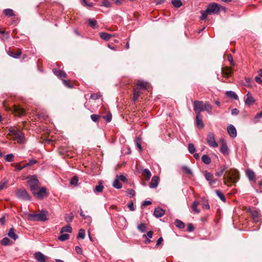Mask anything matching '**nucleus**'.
Returning <instances> with one entry per match:
<instances>
[{
	"label": "nucleus",
	"mask_w": 262,
	"mask_h": 262,
	"mask_svg": "<svg viewBox=\"0 0 262 262\" xmlns=\"http://www.w3.org/2000/svg\"><path fill=\"white\" fill-rule=\"evenodd\" d=\"M223 8L216 3H212L209 4L206 10H202L201 13L202 14L200 18L202 20L206 19L208 15L212 14H217Z\"/></svg>",
	"instance_id": "nucleus-1"
},
{
	"label": "nucleus",
	"mask_w": 262,
	"mask_h": 262,
	"mask_svg": "<svg viewBox=\"0 0 262 262\" xmlns=\"http://www.w3.org/2000/svg\"><path fill=\"white\" fill-rule=\"evenodd\" d=\"M8 136L10 137V139L16 140L17 142L22 143L24 138V134L16 128H13L10 129Z\"/></svg>",
	"instance_id": "nucleus-2"
},
{
	"label": "nucleus",
	"mask_w": 262,
	"mask_h": 262,
	"mask_svg": "<svg viewBox=\"0 0 262 262\" xmlns=\"http://www.w3.org/2000/svg\"><path fill=\"white\" fill-rule=\"evenodd\" d=\"M27 183L29 185L30 190L32 193H35L38 190L39 182L35 176H31L28 178Z\"/></svg>",
	"instance_id": "nucleus-3"
},
{
	"label": "nucleus",
	"mask_w": 262,
	"mask_h": 262,
	"mask_svg": "<svg viewBox=\"0 0 262 262\" xmlns=\"http://www.w3.org/2000/svg\"><path fill=\"white\" fill-rule=\"evenodd\" d=\"M48 211L42 210L38 214H30L29 216L35 221H46L48 220Z\"/></svg>",
	"instance_id": "nucleus-4"
},
{
	"label": "nucleus",
	"mask_w": 262,
	"mask_h": 262,
	"mask_svg": "<svg viewBox=\"0 0 262 262\" xmlns=\"http://www.w3.org/2000/svg\"><path fill=\"white\" fill-rule=\"evenodd\" d=\"M16 196L20 199L27 201H30L31 196L29 195L25 189L20 188L16 192Z\"/></svg>",
	"instance_id": "nucleus-5"
},
{
	"label": "nucleus",
	"mask_w": 262,
	"mask_h": 262,
	"mask_svg": "<svg viewBox=\"0 0 262 262\" xmlns=\"http://www.w3.org/2000/svg\"><path fill=\"white\" fill-rule=\"evenodd\" d=\"M207 142L212 147L216 148L218 146L217 142L215 140L214 135L212 133H209L206 138Z\"/></svg>",
	"instance_id": "nucleus-6"
},
{
	"label": "nucleus",
	"mask_w": 262,
	"mask_h": 262,
	"mask_svg": "<svg viewBox=\"0 0 262 262\" xmlns=\"http://www.w3.org/2000/svg\"><path fill=\"white\" fill-rule=\"evenodd\" d=\"M205 103L202 101H194L193 102L194 110L196 114H201V112L204 111Z\"/></svg>",
	"instance_id": "nucleus-7"
},
{
	"label": "nucleus",
	"mask_w": 262,
	"mask_h": 262,
	"mask_svg": "<svg viewBox=\"0 0 262 262\" xmlns=\"http://www.w3.org/2000/svg\"><path fill=\"white\" fill-rule=\"evenodd\" d=\"M228 181L235 183L238 178V172L236 170H231L227 172Z\"/></svg>",
	"instance_id": "nucleus-8"
},
{
	"label": "nucleus",
	"mask_w": 262,
	"mask_h": 262,
	"mask_svg": "<svg viewBox=\"0 0 262 262\" xmlns=\"http://www.w3.org/2000/svg\"><path fill=\"white\" fill-rule=\"evenodd\" d=\"M36 198L42 199L44 196H47L46 189L45 187H42L38 190L35 191V193H32Z\"/></svg>",
	"instance_id": "nucleus-9"
},
{
	"label": "nucleus",
	"mask_w": 262,
	"mask_h": 262,
	"mask_svg": "<svg viewBox=\"0 0 262 262\" xmlns=\"http://www.w3.org/2000/svg\"><path fill=\"white\" fill-rule=\"evenodd\" d=\"M220 141L221 143V152L224 155H228V148L227 147L225 141L223 139H221L220 140Z\"/></svg>",
	"instance_id": "nucleus-10"
},
{
	"label": "nucleus",
	"mask_w": 262,
	"mask_h": 262,
	"mask_svg": "<svg viewBox=\"0 0 262 262\" xmlns=\"http://www.w3.org/2000/svg\"><path fill=\"white\" fill-rule=\"evenodd\" d=\"M13 112L16 116L18 117L23 116L25 114V110L16 105L13 106Z\"/></svg>",
	"instance_id": "nucleus-11"
},
{
	"label": "nucleus",
	"mask_w": 262,
	"mask_h": 262,
	"mask_svg": "<svg viewBox=\"0 0 262 262\" xmlns=\"http://www.w3.org/2000/svg\"><path fill=\"white\" fill-rule=\"evenodd\" d=\"M227 132L229 136L232 138H234L237 135L236 130L233 125H229L227 127Z\"/></svg>",
	"instance_id": "nucleus-12"
},
{
	"label": "nucleus",
	"mask_w": 262,
	"mask_h": 262,
	"mask_svg": "<svg viewBox=\"0 0 262 262\" xmlns=\"http://www.w3.org/2000/svg\"><path fill=\"white\" fill-rule=\"evenodd\" d=\"M204 175L207 181L209 182L210 185H211L216 183V180L213 179V176L212 174H211L210 172H207V171H205Z\"/></svg>",
	"instance_id": "nucleus-13"
},
{
	"label": "nucleus",
	"mask_w": 262,
	"mask_h": 262,
	"mask_svg": "<svg viewBox=\"0 0 262 262\" xmlns=\"http://www.w3.org/2000/svg\"><path fill=\"white\" fill-rule=\"evenodd\" d=\"M165 214V210L161 207H157L155 209L154 215L155 217L159 218Z\"/></svg>",
	"instance_id": "nucleus-14"
},
{
	"label": "nucleus",
	"mask_w": 262,
	"mask_h": 262,
	"mask_svg": "<svg viewBox=\"0 0 262 262\" xmlns=\"http://www.w3.org/2000/svg\"><path fill=\"white\" fill-rule=\"evenodd\" d=\"M255 102V100L254 98L252 96L251 93L248 92L246 95V98L245 100V103L247 105H250L254 103Z\"/></svg>",
	"instance_id": "nucleus-15"
},
{
	"label": "nucleus",
	"mask_w": 262,
	"mask_h": 262,
	"mask_svg": "<svg viewBox=\"0 0 262 262\" xmlns=\"http://www.w3.org/2000/svg\"><path fill=\"white\" fill-rule=\"evenodd\" d=\"M232 72V69L230 67H225L222 70V74L225 77H228Z\"/></svg>",
	"instance_id": "nucleus-16"
},
{
	"label": "nucleus",
	"mask_w": 262,
	"mask_h": 262,
	"mask_svg": "<svg viewBox=\"0 0 262 262\" xmlns=\"http://www.w3.org/2000/svg\"><path fill=\"white\" fill-rule=\"evenodd\" d=\"M159 181V178L158 176H154L149 184V187L151 188H156L158 185Z\"/></svg>",
	"instance_id": "nucleus-17"
},
{
	"label": "nucleus",
	"mask_w": 262,
	"mask_h": 262,
	"mask_svg": "<svg viewBox=\"0 0 262 262\" xmlns=\"http://www.w3.org/2000/svg\"><path fill=\"white\" fill-rule=\"evenodd\" d=\"M34 256L36 259L39 262H45L46 257L41 252H36L34 254Z\"/></svg>",
	"instance_id": "nucleus-18"
},
{
	"label": "nucleus",
	"mask_w": 262,
	"mask_h": 262,
	"mask_svg": "<svg viewBox=\"0 0 262 262\" xmlns=\"http://www.w3.org/2000/svg\"><path fill=\"white\" fill-rule=\"evenodd\" d=\"M136 83L137 85L139 86V88L142 90L147 89L148 85L147 82L142 80H137Z\"/></svg>",
	"instance_id": "nucleus-19"
},
{
	"label": "nucleus",
	"mask_w": 262,
	"mask_h": 262,
	"mask_svg": "<svg viewBox=\"0 0 262 262\" xmlns=\"http://www.w3.org/2000/svg\"><path fill=\"white\" fill-rule=\"evenodd\" d=\"M246 176L250 181H255V175L253 171L247 169L246 171Z\"/></svg>",
	"instance_id": "nucleus-20"
},
{
	"label": "nucleus",
	"mask_w": 262,
	"mask_h": 262,
	"mask_svg": "<svg viewBox=\"0 0 262 262\" xmlns=\"http://www.w3.org/2000/svg\"><path fill=\"white\" fill-rule=\"evenodd\" d=\"M195 119L196 125L200 128H203L204 125L203 123L201 114H196Z\"/></svg>",
	"instance_id": "nucleus-21"
},
{
	"label": "nucleus",
	"mask_w": 262,
	"mask_h": 262,
	"mask_svg": "<svg viewBox=\"0 0 262 262\" xmlns=\"http://www.w3.org/2000/svg\"><path fill=\"white\" fill-rule=\"evenodd\" d=\"M99 36L101 39L106 41L108 40L113 36L111 34L105 32H100Z\"/></svg>",
	"instance_id": "nucleus-22"
},
{
	"label": "nucleus",
	"mask_w": 262,
	"mask_h": 262,
	"mask_svg": "<svg viewBox=\"0 0 262 262\" xmlns=\"http://www.w3.org/2000/svg\"><path fill=\"white\" fill-rule=\"evenodd\" d=\"M8 235L10 238L14 239V241H15L18 238V236L15 233L14 229L13 228L10 229Z\"/></svg>",
	"instance_id": "nucleus-23"
},
{
	"label": "nucleus",
	"mask_w": 262,
	"mask_h": 262,
	"mask_svg": "<svg viewBox=\"0 0 262 262\" xmlns=\"http://www.w3.org/2000/svg\"><path fill=\"white\" fill-rule=\"evenodd\" d=\"M226 95L227 97L233 98L235 100H237L238 99L237 95L233 91H227L226 92Z\"/></svg>",
	"instance_id": "nucleus-24"
},
{
	"label": "nucleus",
	"mask_w": 262,
	"mask_h": 262,
	"mask_svg": "<svg viewBox=\"0 0 262 262\" xmlns=\"http://www.w3.org/2000/svg\"><path fill=\"white\" fill-rule=\"evenodd\" d=\"M103 186L102 185V182L100 181L99 182V184L95 187L94 191L95 192H101L103 191Z\"/></svg>",
	"instance_id": "nucleus-25"
},
{
	"label": "nucleus",
	"mask_w": 262,
	"mask_h": 262,
	"mask_svg": "<svg viewBox=\"0 0 262 262\" xmlns=\"http://www.w3.org/2000/svg\"><path fill=\"white\" fill-rule=\"evenodd\" d=\"M54 73L60 78L66 77V74L63 71L60 70H54Z\"/></svg>",
	"instance_id": "nucleus-26"
},
{
	"label": "nucleus",
	"mask_w": 262,
	"mask_h": 262,
	"mask_svg": "<svg viewBox=\"0 0 262 262\" xmlns=\"http://www.w3.org/2000/svg\"><path fill=\"white\" fill-rule=\"evenodd\" d=\"M212 110V105L208 102L205 103L204 110L207 111L208 113L211 114Z\"/></svg>",
	"instance_id": "nucleus-27"
},
{
	"label": "nucleus",
	"mask_w": 262,
	"mask_h": 262,
	"mask_svg": "<svg viewBox=\"0 0 262 262\" xmlns=\"http://www.w3.org/2000/svg\"><path fill=\"white\" fill-rule=\"evenodd\" d=\"M142 175L147 180H148L151 177V173L148 169H144L142 172Z\"/></svg>",
	"instance_id": "nucleus-28"
},
{
	"label": "nucleus",
	"mask_w": 262,
	"mask_h": 262,
	"mask_svg": "<svg viewBox=\"0 0 262 262\" xmlns=\"http://www.w3.org/2000/svg\"><path fill=\"white\" fill-rule=\"evenodd\" d=\"M141 92L137 89H134L133 94V100L135 102L140 96Z\"/></svg>",
	"instance_id": "nucleus-29"
},
{
	"label": "nucleus",
	"mask_w": 262,
	"mask_h": 262,
	"mask_svg": "<svg viewBox=\"0 0 262 262\" xmlns=\"http://www.w3.org/2000/svg\"><path fill=\"white\" fill-rule=\"evenodd\" d=\"M199 205V203L196 201L194 202L192 204L191 208L195 213H199L200 212V209L198 208V206Z\"/></svg>",
	"instance_id": "nucleus-30"
},
{
	"label": "nucleus",
	"mask_w": 262,
	"mask_h": 262,
	"mask_svg": "<svg viewBox=\"0 0 262 262\" xmlns=\"http://www.w3.org/2000/svg\"><path fill=\"white\" fill-rule=\"evenodd\" d=\"M21 52L20 51V50H18L16 52H8V54L11 56V57H13V58H18L20 55H21Z\"/></svg>",
	"instance_id": "nucleus-31"
},
{
	"label": "nucleus",
	"mask_w": 262,
	"mask_h": 262,
	"mask_svg": "<svg viewBox=\"0 0 262 262\" xmlns=\"http://www.w3.org/2000/svg\"><path fill=\"white\" fill-rule=\"evenodd\" d=\"M113 186L114 187L117 188V189H120L122 187V184L120 183V181L118 179L116 178L115 180H114Z\"/></svg>",
	"instance_id": "nucleus-32"
},
{
	"label": "nucleus",
	"mask_w": 262,
	"mask_h": 262,
	"mask_svg": "<svg viewBox=\"0 0 262 262\" xmlns=\"http://www.w3.org/2000/svg\"><path fill=\"white\" fill-rule=\"evenodd\" d=\"M202 161L206 164H209L211 163L210 158L206 155H204L202 157Z\"/></svg>",
	"instance_id": "nucleus-33"
},
{
	"label": "nucleus",
	"mask_w": 262,
	"mask_h": 262,
	"mask_svg": "<svg viewBox=\"0 0 262 262\" xmlns=\"http://www.w3.org/2000/svg\"><path fill=\"white\" fill-rule=\"evenodd\" d=\"M171 3L176 8H180L182 6V3L181 0H171Z\"/></svg>",
	"instance_id": "nucleus-34"
},
{
	"label": "nucleus",
	"mask_w": 262,
	"mask_h": 262,
	"mask_svg": "<svg viewBox=\"0 0 262 262\" xmlns=\"http://www.w3.org/2000/svg\"><path fill=\"white\" fill-rule=\"evenodd\" d=\"M72 231V228L70 226H67L61 228L60 233H63V232H69L71 233Z\"/></svg>",
	"instance_id": "nucleus-35"
},
{
	"label": "nucleus",
	"mask_w": 262,
	"mask_h": 262,
	"mask_svg": "<svg viewBox=\"0 0 262 262\" xmlns=\"http://www.w3.org/2000/svg\"><path fill=\"white\" fill-rule=\"evenodd\" d=\"M69 237H70V235L68 233L62 234L61 235H60L58 237V239L60 241L63 242L66 240L68 239L69 238Z\"/></svg>",
	"instance_id": "nucleus-36"
},
{
	"label": "nucleus",
	"mask_w": 262,
	"mask_h": 262,
	"mask_svg": "<svg viewBox=\"0 0 262 262\" xmlns=\"http://www.w3.org/2000/svg\"><path fill=\"white\" fill-rule=\"evenodd\" d=\"M215 193L216 195L219 196V198L224 202H225L226 199L224 196V194L220 191L219 190H215Z\"/></svg>",
	"instance_id": "nucleus-37"
},
{
	"label": "nucleus",
	"mask_w": 262,
	"mask_h": 262,
	"mask_svg": "<svg viewBox=\"0 0 262 262\" xmlns=\"http://www.w3.org/2000/svg\"><path fill=\"white\" fill-rule=\"evenodd\" d=\"M201 205L202 206V207L204 209H209L210 208L208 202L205 199H202V201L201 202Z\"/></svg>",
	"instance_id": "nucleus-38"
},
{
	"label": "nucleus",
	"mask_w": 262,
	"mask_h": 262,
	"mask_svg": "<svg viewBox=\"0 0 262 262\" xmlns=\"http://www.w3.org/2000/svg\"><path fill=\"white\" fill-rule=\"evenodd\" d=\"M251 216L252 219L254 220L255 222H258L259 216H258V213L257 211H253L251 212Z\"/></svg>",
	"instance_id": "nucleus-39"
},
{
	"label": "nucleus",
	"mask_w": 262,
	"mask_h": 262,
	"mask_svg": "<svg viewBox=\"0 0 262 262\" xmlns=\"http://www.w3.org/2000/svg\"><path fill=\"white\" fill-rule=\"evenodd\" d=\"M176 225L180 229H183L185 227L184 223L179 220H176Z\"/></svg>",
	"instance_id": "nucleus-40"
},
{
	"label": "nucleus",
	"mask_w": 262,
	"mask_h": 262,
	"mask_svg": "<svg viewBox=\"0 0 262 262\" xmlns=\"http://www.w3.org/2000/svg\"><path fill=\"white\" fill-rule=\"evenodd\" d=\"M88 21L90 26L93 28H95L96 27L97 24V21L96 20L93 18H90L88 20Z\"/></svg>",
	"instance_id": "nucleus-41"
},
{
	"label": "nucleus",
	"mask_w": 262,
	"mask_h": 262,
	"mask_svg": "<svg viewBox=\"0 0 262 262\" xmlns=\"http://www.w3.org/2000/svg\"><path fill=\"white\" fill-rule=\"evenodd\" d=\"M84 237H85V230L84 229H81L79 231L77 238L83 239Z\"/></svg>",
	"instance_id": "nucleus-42"
},
{
	"label": "nucleus",
	"mask_w": 262,
	"mask_h": 262,
	"mask_svg": "<svg viewBox=\"0 0 262 262\" xmlns=\"http://www.w3.org/2000/svg\"><path fill=\"white\" fill-rule=\"evenodd\" d=\"M226 169V167L225 166L221 167L219 169V171L216 172L215 174L219 177H220L223 174Z\"/></svg>",
	"instance_id": "nucleus-43"
},
{
	"label": "nucleus",
	"mask_w": 262,
	"mask_h": 262,
	"mask_svg": "<svg viewBox=\"0 0 262 262\" xmlns=\"http://www.w3.org/2000/svg\"><path fill=\"white\" fill-rule=\"evenodd\" d=\"M4 13L6 15L8 16H11L14 15L13 11L12 9H7L4 10Z\"/></svg>",
	"instance_id": "nucleus-44"
},
{
	"label": "nucleus",
	"mask_w": 262,
	"mask_h": 262,
	"mask_svg": "<svg viewBox=\"0 0 262 262\" xmlns=\"http://www.w3.org/2000/svg\"><path fill=\"white\" fill-rule=\"evenodd\" d=\"M138 229L141 232H144L146 230V227L144 224H140L138 225Z\"/></svg>",
	"instance_id": "nucleus-45"
},
{
	"label": "nucleus",
	"mask_w": 262,
	"mask_h": 262,
	"mask_svg": "<svg viewBox=\"0 0 262 262\" xmlns=\"http://www.w3.org/2000/svg\"><path fill=\"white\" fill-rule=\"evenodd\" d=\"M2 245L7 246L10 244V239L8 237H5L1 242Z\"/></svg>",
	"instance_id": "nucleus-46"
},
{
	"label": "nucleus",
	"mask_w": 262,
	"mask_h": 262,
	"mask_svg": "<svg viewBox=\"0 0 262 262\" xmlns=\"http://www.w3.org/2000/svg\"><path fill=\"white\" fill-rule=\"evenodd\" d=\"M74 218V215L73 213H71L69 215H67L65 217V220L67 223L71 222Z\"/></svg>",
	"instance_id": "nucleus-47"
},
{
	"label": "nucleus",
	"mask_w": 262,
	"mask_h": 262,
	"mask_svg": "<svg viewBox=\"0 0 262 262\" xmlns=\"http://www.w3.org/2000/svg\"><path fill=\"white\" fill-rule=\"evenodd\" d=\"M80 216L83 218V220L89 219V223H91L92 222L91 217L89 216H86L84 214L83 211L81 210H80Z\"/></svg>",
	"instance_id": "nucleus-48"
},
{
	"label": "nucleus",
	"mask_w": 262,
	"mask_h": 262,
	"mask_svg": "<svg viewBox=\"0 0 262 262\" xmlns=\"http://www.w3.org/2000/svg\"><path fill=\"white\" fill-rule=\"evenodd\" d=\"M188 150L191 154H193L195 152V148L193 144L189 143L188 144Z\"/></svg>",
	"instance_id": "nucleus-49"
},
{
	"label": "nucleus",
	"mask_w": 262,
	"mask_h": 262,
	"mask_svg": "<svg viewBox=\"0 0 262 262\" xmlns=\"http://www.w3.org/2000/svg\"><path fill=\"white\" fill-rule=\"evenodd\" d=\"M8 183V180L4 179L3 181L0 182V191L4 189L5 186Z\"/></svg>",
	"instance_id": "nucleus-50"
},
{
	"label": "nucleus",
	"mask_w": 262,
	"mask_h": 262,
	"mask_svg": "<svg viewBox=\"0 0 262 262\" xmlns=\"http://www.w3.org/2000/svg\"><path fill=\"white\" fill-rule=\"evenodd\" d=\"M101 117V116L96 115V114H93L91 116V118L94 122H96L98 121V120Z\"/></svg>",
	"instance_id": "nucleus-51"
},
{
	"label": "nucleus",
	"mask_w": 262,
	"mask_h": 262,
	"mask_svg": "<svg viewBox=\"0 0 262 262\" xmlns=\"http://www.w3.org/2000/svg\"><path fill=\"white\" fill-rule=\"evenodd\" d=\"M13 157L14 156L12 154H8L5 157V160L7 162H11L13 160Z\"/></svg>",
	"instance_id": "nucleus-52"
},
{
	"label": "nucleus",
	"mask_w": 262,
	"mask_h": 262,
	"mask_svg": "<svg viewBox=\"0 0 262 262\" xmlns=\"http://www.w3.org/2000/svg\"><path fill=\"white\" fill-rule=\"evenodd\" d=\"M135 142H136V144L137 147L138 148V149H139V150L142 151V147L141 145L140 140L139 138H137L135 140Z\"/></svg>",
	"instance_id": "nucleus-53"
},
{
	"label": "nucleus",
	"mask_w": 262,
	"mask_h": 262,
	"mask_svg": "<svg viewBox=\"0 0 262 262\" xmlns=\"http://www.w3.org/2000/svg\"><path fill=\"white\" fill-rule=\"evenodd\" d=\"M78 181V178L76 176H74L71 180L70 183L72 185H76Z\"/></svg>",
	"instance_id": "nucleus-54"
},
{
	"label": "nucleus",
	"mask_w": 262,
	"mask_h": 262,
	"mask_svg": "<svg viewBox=\"0 0 262 262\" xmlns=\"http://www.w3.org/2000/svg\"><path fill=\"white\" fill-rule=\"evenodd\" d=\"M262 118V111L256 114V115L254 117V120L255 122H257L259 121L260 118Z\"/></svg>",
	"instance_id": "nucleus-55"
},
{
	"label": "nucleus",
	"mask_w": 262,
	"mask_h": 262,
	"mask_svg": "<svg viewBox=\"0 0 262 262\" xmlns=\"http://www.w3.org/2000/svg\"><path fill=\"white\" fill-rule=\"evenodd\" d=\"M62 82H63V84L67 88H73V84H70L68 81L66 80H62Z\"/></svg>",
	"instance_id": "nucleus-56"
},
{
	"label": "nucleus",
	"mask_w": 262,
	"mask_h": 262,
	"mask_svg": "<svg viewBox=\"0 0 262 262\" xmlns=\"http://www.w3.org/2000/svg\"><path fill=\"white\" fill-rule=\"evenodd\" d=\"M227 59L232 66H234V62L233 61V58H232V56H231V55H230V54L228 55Z\"/></svg>",
	"instance_id": "nucleus-57"
},
{
	"label": "nucleus",
	"mask_w": 262,
	"mask_h": 262,
	"mask_svg": "<svg viewBox=\"0 0 262 262\" xmlns=\"http://www.w3.org/2000/svg\"><path fill=\"white\" fill-rule=\"evenodd\" d=\"M102 6L105 7L110 8L111 7V4L110 2L105 1L102 2Z\"/></svg>",
	"instance_id": "nucleus-58"
},
{
	"label": "nucleus",
	"mask_w": 262,
	"mask_h": 262,
	"mask_svg": "<svg viewBox=\"0 0 262 262\" xmlns=\"http://www.w3.org/2000/svg\"><path fill=\"white\" fill-rule=\"evenodd\" d=\"M112 117V115L109 114L106 115V116H103V118L107 122H110L111 121Z\"/></svg>",
	"instance_id": "nucleus-59"
},
{
	"label": "nucleus",
	"mask_w": 262,
	"mask_h": 262,
	"mask_svg": "<svg viewBox=\"0 0 262 262\" xmlns=\"http://www.w3.org/2000/svg\"><path fill=\"white\" fill-rule=\"evenodd\" d=\"M116 178L117 179H118L119 180V181H122V182H125L126 181V178H125V176H124L123 175H119V176H117L116 177Z\"/></svg>",
	"instance_id": "nucleus-60"
},
{
	"label": "nucleus",
	"mask_w": 262,
	"mask_h": 262,
	"mask_svg": "<svg viewBox=\"0 0 262 262\" xmlns=\"http://www.w3.org/2000/svg\"><path fill=\"white\" fill-rule=\"evenodd\" d=\"M37 163V161L35 159H32L29 160V161L27 163V165L29 166H31L33 164H36Z\"/></svg>",
	"instance_id": "nucleus-61"
},
{
	"label": "nucleus",
	"mask_w": 262,
	"mask_h": 262,
	"mask_svg": "<svg viewBox=\"0 0 262 262\" xmlns=\"http://www.w3.org/2000/svg\"><path fill=\"white\" fill-rule=\"evenodd\" d=\"M128 208H129L130 210L131 211H134L135 210V208H134V204L133 203V202H130L128 205Z\"/></svg>",
	"instance_id": "nucleus-62"
},
{
	"label": "nucleus",
	"mask_w": 262,
	"mask_h": 262,
	"mask_svg": "<svg viewBox=\"0 0 262 262\" xmlns=\"http://www.w3.org/2000/svg\"><path fill=\"white\" fill-rule=\"evenodd\" d=\"M183 169L185 170V171L186 172H187L188 174H191L192 173V172H191V170H190V169L189 168H188V167H186V166H185L183 167Z\"/></svg>",
	"instance_id": "nucleus-63"
},
{
	"label": "nucleus",
	"mask_w": 262,
	"mask_h": 262,
	"mask_svg": "<svg viewBox=\"0 0 262 262\" xmlns=\"http://www.w3.org/2000/svg\"><path fill=\"white\" fill-rule=\"evenodd\" d=\"M14 167H15V170H17V171H20L21 170H22V167H21V166L19 164H16L15 165H14Z\"/></svg>",
	"instance_id": "nucleus-64"
}]
</instances>
